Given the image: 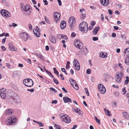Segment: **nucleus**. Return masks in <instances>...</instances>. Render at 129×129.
<instances>
[{
    "label": "nucleus",
    "instance_id": "6e6552de",
    "mask_svg": "<svg viewBox=\"0 0 129 129\" xmlns=\"http://www.w3.org/2000/svg\"><path fill=\"white\" fill-rule=\"evenodd\" d=\"M69 80L71 85L76 90H78L79 89V86L75 81L72 78H69Z\"/></svg>",
    "mask_w": 129,
    "mask_h": 129
},
{
    "label": "nucleus",
    "instance_id": "f257e3e1",
    "mask_svg": "<svg viewBox=\"0 0 129 129\" xmlns=\"http://www.w3.org/2000/svg\"><path fill=\"white\" fill-rule=\"evenodd\" d=\"M20 6L21 10L23 14L27 16L31 14L32 10L30 7L28 6H25L22 3L20 4Z\"/></svg>",
    "mask_w": 129,
    "mask_h": 129
},
{
    "label": "nucleus",
    "instance_id": "39448f33",
    "mask_svg": "<svg viewBox=\"0 0 129 129\" xmlns=\"http://www.w3.org/2000/svg\"><path fill=\"white\" fill-rule=\"evenodd\" d=\"M123 76V73L122 72H117L115 77V80L116 82L118 83H120Z\"/></svg>",
    "mask_w": 129,
    "mask_h": 129
},
{
    "label": "nucleus",
    "instance_id": "79ce46f5",
    "mask_svg": "<svg viewBox=\"0 0 129 129\" xmlns=\"http://www.w3.org/2000/svg\"><path fill=\"white\" fill-rule=\"evenodd\" d=\"M50 89L52 91H54V92L56 93L57 92L56 90L54 88L52 87H50Z\"/></svg>",
    "mask_w": 129,
    "mask_h": 129
},
{
    "label": "nucleus",
    "instance_id": "13d9d810",
    "mask_svg": "<svg viewBox=\"0 0 129 129\" xmlns=\"http://www.w3.org/2000/svg\"><path fill=\"white\" fill-rule=\"evenodd\" d=\"M44 2L45 3V5H47L48 4V3L46 0H43Z\"/></svg>",
    "mask_w": 129,
    "mask_h": 129
},
{
    "label": "nucleus",
    "instance_id": "3c124183",
    "mask_svg": "<svg viewBox=\"0 0 129 129\" xmlns=\"http://www.w3.org/2000/svg\"><path fill=\"white\" fill-rule=\"evenodd\" d=\"M46 72L49 75L51 76V75H52V73L50 72L48 70H46Z\"/></svg>",
    "mask_w": 129,
    "mask_h": 129
},
{
    "label": "nucleus",
    "instance_id": "2f4dec72",
    "mask_svg": "<svg viewBox=\"0 0 129 129\" xmlns=\"http://www.w3.org/2000/svg\"><path fill=\"white\" fill-rule=\"evenodd\" d=\"M126 80L124 81V83L125 84H127L129 81V78L128 76L126 77Z\"/></svg>",
    "mask_w": 129,
    "mask_h": 129
},
{
    "label": "nucleus",
    "instance_id": "473e14b6",
    "mask_svg": "<svg viewBox=\"0 0 129 129\" xmlns=\"http://www.w3.org/2000/svg\"><path fill=\"white\" fill-rule=\"evenodd\" d=\"M18 75V74L16 72H14L13 74L12 77L13 78H15L17 77Z\"/></svg>",
    "mask_w": 129,
    "mask_h": 129
},
{
    "label": "nucleus",
    "instance_id": "774afa93",
    "mask_svg": "<svg viewBox=\"0 0 129 129\" xmlns=\"http://www.w3.org/2000/svg\"><path fill=\"white\" fill-rule=\"evenodd\" d=\"M49 49V47L48 46H46L45 47V49L46 51H48Z\"/></svg>",
    "mask_w": 129,
    "mask_h": 129
},
{
    "label": "nucleus",
    "instance_id": "0eeeda50",
    "mask_svg": "<svg viewBox=\"0 0 129 129\" xmlns=\"http://www.w3.org/2000/svg\"><path fill=\"white\" fill-rule=\"evenodd\" d=\"M74 44L75 47L77 48L80 49H81L83 48V45L82 43L78 40H75Z\"/></svg>",
    "mask_w": 129,
    "mask_h": 129
},
{
    "label": "nucleus",
    "instance_id": "b1692460",
    "mask_svg": "<svg viewBox=\"0 0 129 129\" xmlns=\"http://www.w3.org/2000/svg\"><path fill=\"white\" fill-rule=\"evenodd\" d=\"M66 26V22L65 21L63 20L61 22L60 27L62 29H64Z\"/></svg>",
    "mask_w": 129,
    "mask_h": 129
},
{
    "label": "nucleus",
    "instance_id": "864d4df0",
    "mask_svg": "<svg viewBox=\"0 0 129 129\" xmlns=\"http://www.w3.org/2000/svg\"><path fill=\"white\" fill-rule=\"evenodd\" d=\"M57 2L58 3L59 5V6L61 5L62 3L60 0H57Z\"/></svg>",
    "mask_w": 129,
    "mask_h": 129
},
{
    "label": "nucleus",
    "instance_id": "a211bd4d",
    "mask_svg": "<svg viewBox=\"0 0 129 129\" xmlns=\"http://www.w3.org/2000/svg\"><path fill=\"white\" fill-rule=\"evenodd\" d=\"M60 16V14L56 12L54 13V18L56 22L59 19Z\"/></svg>",
    "mask_w": 129,
    "mask_h": 129
},
{
    "label": "nucleus",
    "instance_id": "412c9836",
    "mask_svg": "<svg viewBox=\"0 0 129 129\" xmlns=\"http://www.w3.org/2000/svg\"><path fill=\"white\" fill-rule=\"evenodd\" d=\"M107 53L104 52H101L100 54V56L102 58H106L107 57Z\"/></svg>",
    "mask_w": 129,
    "mask_h": 129
},
{
    "label": "nucleus",
    "instance_id": "6e6d98bb",
    "mask_svg": "<svg viewBox=\"0 0 129 129\" xmlns=\"http://www.w3.org/2000/svg\"><path fill=\"white\" fill-rule=\"evenodd\" d=\"M57 103V101L56 100H55L52 101V104H56Z\"/></svg>",
    "mask_w": 129,
    "mask_h": 129
},
{
    "label": "nucleus",
    "instance_id": "c85d7f7f",
    "mask_svg": "<svg viewBox=\"0 0 129 129\" xmlns=\"http://www.w3.org/2000/svg\"><path fill=\"white\" fill-rule=\"evenodd\" d=\"M124 54H126V55H129V48L125 49L124 50L123 52Z\"/></svg>",
    "mask_w": 129,
    "mask_h": 129
},
{
    "label": "nucleus",
    "instance_id": "49530a36",
    "mask_svg": "<svg viewBox=\"0 0 129 129\" xmlns=\"http://www.w3.org/2000/svg\"><path fill=\"white\" fill-rule=\"evenodd\" d=\"M76 34L74 32H73L71 35V36L73 38H74L76 36Z\"/></svg>",
    "mask_w": 129,
    "mask_h": 129
},
{
    "label": "nucleus",
    "instance_id": "4c0bfd02",
    "mask_svg": "<svg viewBox=\"0 0 129 129\" xmlns=\"http://www.w3.org/2000/svg\"><path fill=\"white\" fill-rule=\"evenodd\" d=\"M54 127L55 128V129H61L60 126L57 124H55Z\"/></svg>",
    "mask_w": 129,
    "mask_h": 129
},
{
    "label": "nucleus",
    "instance_id": "f704fd0d",
    "mask_svg": "<svg viewBox=\"0 0 129 129\" xmlns=\"http://www.w3.org/2000/svg\"><path fill=\"white\" fill-rule=\"evenodd\" d=\"M53 70L54 71V73L57 74V75H59V73L58 71L56 70V69L55 68H53Z\"/></svg>",
    "mask_w": 129,
    "mask_h": 129
},
{
    "label": "nucleus",
    "instance_id": "8fccbe9b",
    "mask_svg": "<svg viewBox=\"0 0 129 129\" xmlns=\"http://www.w3.org/2000/svg\"><path fill=\"white\" fill-rule=\"evenodd\" d=\"M121 38H122L123 40H125L126 38V37L125 36H123L122 35H121Z\"/></svg>",
    "mask_w": 129,
    "mask_h": 129
},
{
    "label": "nucleus",
    "instance_id": "5701e85b",
    "mask_svg": "<svg viewBox=\"0 0 129 129\" xmlns=\"http://www.w3.org/2000/svg\"><path fill=\"white\" fill-rule=\"evenodd\" d=\"M51 42L53 43H55L56 42V40L54 37L52 35H51L49 38Z\"/></svg>",
    "mask_w": 129,
    "mask_h": 129
},
{
    "label": "nucleus",
    "instance_id": "6ab92c4d",
    "mask_svg": "<svg viewBox=\"0 0 129 129\" xmlns=\"http://www.w3.org/2000/svg\"><path fill=\"white\" fill-rule=\"evenodd\" d=\"M9 49L13 51H17V49L14 47L13 45L12 44H10L9 45Z\"/></svg>",
    "mask_w": 129,
    "mask_h": 129
},
{
    "label": "nucleus",
    "instance_id": "603ef678",
    "mask_svg": "<svg viewBox=\"0 0 129 129\" xmlns=\"http://www.w3.org/2000/svg\"><path fill=\"white\" fill-rule=\"evenodd\" d=\"M62 35L58 34L57 35V37L59 39H60L61 38V37Z\"/></svg>",
    "mask_w": 129,
    "mask_h": 129
},
{
    "label": "nucleus",
    "instance_id": "37998d69",
    "mask_svg": "<svg viewBox=\"0 0 129 129\" xmlns=\"http://www.w3.org/2000/svg\"><path fill=\"white\" fill-rule=\"evenodd\" d=\"M91 70L89 69H87L86 71V73L88 74H89L91 73Z\"/></svg>",
    "mask_w": 129,
    "mask_h": 129
},
{
    "label": "nucleus",
    "instance_id": "09e8293b",
    "mask_svg": "<svg viewBox=\"0 0 129 129\" xmlns=\"http://www.w3.org/2000/svg\"><path fill=\"white\" fill-rule=\"evenodd\" d=\"M28 28L29 29L31 30L32 29V26L31 24H29L28 25Z\"/></svg>",
    "mask_w": 129,
    "mask_h": 129
},
{
    "label": "nucleus",
    "instance_id": "0e129e2a",
    "mask_svg": "<svg viewBox=\"0 0 129 129\" xmlns=\"http://www.w3.org/2000/svg\"><path fill=\"white\" fill-rule=\"evenodd\" d=\"M6 37L5 38H4L2 40V43H4L6 41Z\"/></svg>",
    "mask_w": 129,
    "mask_h": 129
},
{
    "label": "nucleus",
    "instance_id": "5fc2aeb1",
    "mask_svg": "<svg viewBox=\"0 0 129 129\" xmlns=\"http://www.w3.org/2000/svg\"><path fill=\"white\" fill-rule=\"evenodd\" d=\"M27 91L30 92H33L34 91V90L33 89H27Z\"/></svg>",
    "mask_w": 129,
    "mask_h": 129
},
{
    "label": "nucleus",
    "instance_id": "a19ab883",
    "mask_svg": "<svg viewBox=\"0 0 129 129\" xmlns=\"http://www.w3.org/2000/svg\"><path fill=\"white\" fill-rule=\"evenodd\" d=\"M118 66L121 68V70L122 71H123V68L122 66L121 63H119L118 64Z\"/></svg>",
    "mask_w": 129,
    "mask_h": 129
},
{
    "label": "nucleus",
    "instance_id": "bb28decb",
    "mask_svg": "<svg viewBox=\"0 0 129 129\" xmlns=\"http://www.w3.org/2000/svg\"><path fill=\"white\" fill-rule=\"evenodd\" d=\"M34 55L37 56L39 58L41 59H42L43 60H44L45 59L44 58L43 56L41 55L38 53H33Z\"/></svg>",
    "mask_w": 129,
    "mask_h": 129
},
{
    "label": "nucleus",
    "instance_id": "2eb2a0df",
    "mask_svg": "<svg viewBox=\"0 0 129 129\" xmlns=\"http://www.w3.org/2000/svg\"><path fill=\"white\" fill-rule=\"evenodd\" d=\"M73 66L77 70H79L80 69V64L78 61L76 59H75L73 62Z\"/></svg>",
    "mask_w": 129,
    "mask_h": 129
},
{
    "label": "nucleus",
    "instance_id": "f3484780",
    "mask_svg": "<svg viewBox=\"0 0 129 129\" xmlns=\"http://www.w3.org/2000/svg\"><path fill=\"white\" fill-rule=\"evenodd\" d=\"M101 4L105 7L108 6L109 3V0H100Z\"/></svg>",
    "mask_w": 129,
    "mask_h": 129
},
{
    "label": "nucleus",
    "instance_id": "aec40b11",
    "mask_svg": "<svg viewBox=\"0 0 129 129\" xmlns=\"http://www.w3.org/2000/svg\"><path fill=\"white\" fill-rule=\"evenodd\" d=\"M122 116L125 119L127 120L129 119V115L127 112H125L122 113Z\"/></svg>",
    "mask_w": 129,
    "mask_h": 129
},
{
    "label": "nucleus",
    "instance_id": "58836bf2",
    "mask_svg": "<svg viewBox=\"0 0 129 129\" xmlns=\"http://www.w3.org/2000/svg\"><path fill=\"white\" fill-rule=\"evenodd\" d=\"M53 81L56 84H58V80L55 78L53 79Z\"/></svg>",
    "mask_w": 129,
    "mask_h": 129
},
{
    "label": "nucleus",
    "instance_id": "338daca9",
    "mask_svg": "<svg viewBox=\"0 0 129 129\" xmlns=\"http://www.w3.org/2000/svg\"><path fill=\"white\" fill-rule=\"evenodd\" d=\"M70 68V66L69 65L66 64V68L67 69H68Z\"/></svg>",
    "mask_w": 129,
    "mask_h": 129
},
{
    "label": "nucleus",
    "instance_id": "1a4fd4ad",
    "mask_svg": "<svg viewBox=\"0 0 129 129\" xmlns=\"http://www.w3.org/2000/svg\"><path fill=\"white\" fill-rule=\"evenodd\" d=\"M0 95L1 98L4 99L6 97H8L6 90L3 88H1L0 90Z\"/></svg>",
    "mask_w": 129,
    "mask_h": 129
},
{
    "label": "nucleus",
    "instance_id": "423d86ee",
    "mask_svg": "<svg viewBox=\"0 0 129 129\" xmlns=\"http://www.w3.org/2000/svg\"><path fill=\"white\" fill-rule=\"evenodd\" d=\"M23 83L25 86L28 87L32 86L34 84L32 80L29 78L24 79L23 81Z\"/></svg>",
    "mask_w": 129,
    "mask_h": 129
},
{
    "label": "nucleus",
    "instance_id": "f03ea898",
    "mask_svg": "<svg viewBox=\"0 0 129 129\" xmlns=\"http://www.w3.org/2000/svg\"><path fill=\"white\" fill-rule=\"evenodd\" d=\"M17 122V120L16 117L12 116L8 117L6 122V123L8 125H12L15 124Z\"/></svg>",
    "mask_w": 129,
    "mask_h": 129
},
{
    "label": "nucleus",
    "instance_id": "de8ad7c7",
    "mask_svg": "<svg viewBox=\"0 0 129 129\" xmlns=\"http://www.w3.org/2000/svg\"><path fill=\"white\" fill-rule=\"evenodd\" d=\"M108 12L109 13V14L110 15H112L113 13V12L110 9H109L108 10Z\"/></svg>",
    "mask_w": 129,
    "mask_h": 129
},
{
    "label": "nucleus",
    "instance_id": "bf43d9fd",
    "mask_svg": "<svg viewBox=\"0 0 129 129\" xmlns=\"http://www.w3.org/2000/svg\"><path fill=\"white\" fill-rule=\"evenodd\" d=\"M82 16H81V18L82 19H83L85 17V14H82Z\"/></svg>",
    "mask_w": 129,
    "mask_h": 129
},
{
    "label": "nucleus",
    "instance_id": "7c9ffc66",
    "mask_svg": "<svg viewBox=\"0 0 129 129\" xmlns=\"http://www.w3.org/2000/svg\"><path fill=\"white\" fill-rule=\"evenodd\" d=\"M125 63L127 65H129V57H127L125 59Z\"/></svg>",
    "mask_w": 129,
    "mask_h": 129
},
{
    "label": "nucleus",
    "instance_id": "a878e982",
    "mask_svg": "<svg viewBox=\"0 0 129 129\" xmlns=\"http://www.w3.org/2000/svg\"><path fill=\"white\" fill-rule=\"evenodd\" d=\"M13 110L10 109H9L7 110L6 112V114L7 115H10L12 114Z\"/></svg>",
    "mask_w": 129,
    "mask_h": 129
},
{
    "label": "nucleus",
    "instance_id": "20e7f679",
    "mask_svg": "<svg viewBox=\"0 0 129 129\" xmlns=\"http://www.w3.org/2000/svg\"><path fill=\"white\" fill-rule=\"evenodd\" d=\"M61 120L64 122L69 123L70 122L71 119L70 117L67 114L64 113H61L60 114Z\"/></svg>",
    "mask_w": 129,
    "mask_h": 129
},
{
    "label": "nucleus",
    "instance_id": "a18cd8bd",
    "mask_svg": "<svg viewBox=\"0 0 129 129\" xmlns=\"http://www.w3.org/2000/svg\"><path fill=\"white\" fill-rule=\"evenodd\" d=\"M101 20L102 21H103L104 20V15L103 14H101Z\"/></svg>",
    "mask_w": 129,
    "mask_h": 129
},
{
    "label": "nucleus",
    "instance_id": "f8f14e48",
    "mask_svg": "<svg viewBox=\"0 0 129 129\" xmlns=\"http://www.w3.org/2000/svg\"><path fill=\"white\" fill-rule=\"evenodd\" d=\"M0 13L1 15L5 18L9 17L10 16V13L8 11L5 10H1Z\"/></svg>",
    "mask_w": 129,
    "mask_h": 129
},
{
    "label": "nucleus",
    "instance_id": "c9c22d12",
    "mask_svg": "<svg viewBox=\"0 0 129 129\" xmlns=\"http://www.w3.org/2000/svg\"><path fill=\"white\" fill-rule=\"evenodd\" d=\"M94 119L99 124H100V119H98L97 118V117L95 116H94Z\"/></svg>",
    "mask_w": 129,
    "mask_h": 129
},
{
    "label": "nucleus",
    "instance_id": "ddd939ff",
    "mask_svg": "<svg viewBox=\"0 0 129 129\" xmlns=\"http://www.w3.org/2000/svg\"><path fill=\"white\" fill-rule=\"evenodd\" d=\"M40 29L39 27L36 26V28L33 29V32L34 35L37 37H39L40 36Z\"/></svg>",
    "mask_w": 129,
    "mask_h": 129
},
{
    "label": "nucleus",
    "instance_id": "dca6fc26",
    "mask_svg": "<svg viewBox=\"0 0 129 129\" xmlns=\"http://www.w3.org/2000/svg\"><path fill=\"white\" fill-rule=\"evenodd\" d=\"M13 99L14 100V102L16 104H18L20 103L21 102V99L18 96H13Z\"/></svg>",
    "mask_w": 129,
    "mask_h": 129
},
{
    "label": "nucleus",
    "instance_id": "69168bd1",
    "mask_svg": "<svg viewBox=\"0 0 129 129\" xmlns=\"http://www.w3.org/2000/svg\"><path fill=\"white\" fill-rule=\"evenodd\" d=\"M62 90L65 93H67L68 92L63 87L62 88Z\"/></svg>",
    "mask_w": 129,
    "mask_h": 129
},
{
    "label": "nucleus",
    "instance_id": "4be33fe9",
    "mask_svg": "<svg viewBox=\"0 0 129 129\" xmlns=\"http://www.w3.org/2000/svg\"><path fill=\"white\" fill-rule=\"evenodd\" d=\"M63 99L64 102L65 103L71 102L72 101L67 96L63 97Z\"/></svg>",
    "mask_w": 129,
    "mask_h": 129
},
{
    "label": "nucleus",
    "instance_id": "72a5a7b5",
    "mask_svg": "<svg viewBox=\"0 0 129 129\" xmlns=\"http://www.w3.org/2000/svg\"><path fill=\"white\" fill-rule=\"evenodd\" d=\"M125 89L126 87H123L122 89V92L123 94H125L127 92Z\"/></svg>",
    "mask_w": 129,
    "mask_h": 129
},
{
    "label": "nucleus",
    "instance_id": "9d476101",
    "mask_svg": "<svg viewBox=\"0 0 129 129\" xmlns=\"http://www.w3.org/2000/svg\"><path fill=\"white\" fill-rule=\"evenodd\" d=\"M75 19L74 17H71L68 20L69 23L71 27V29H72L75 23Z\"/></svg>",
    "mask_w": 129,
    "mask_h": 129
},
{
    "label": "nucleus",
    "instance_id": "393cba45",
    "mask_svg": "<svg viewBox=\"0 0 129 129\" xmlns=\"http://www.w3.org/2000/svg\"><path fill=\"white\" fill-rule=\"evenodd\" d=\"M100 27L99 26H98L95 28L92 32V34L94 35H95L96 34L98 31V30L100 29Z\"/></svg>",
    "mask_w": 129,
    "mask_h": 129
},
{
    "label": "nucleus",
    "instance_id": "c756f323",
    "mask_svg": "<svg viewBox=\"0 0 129 129\" xmlns=\"http://www.w3.org/2000/svg\"><path fill=\"white\" fill-rule=\"evenodd\" d=\"M104 111L105 112V114L107 115L110 116L111 115L110 114V112L108 110L105 109H104Z\"/></svg>",
    "mask_w": 129,
    "mask_h": 129
},
{
    "label": "nucleus",
    "instance_id": "7ed1b4c3",
    "mask_svg": "<svg viewBox=\"0 0 129 129\" xmlns=\"http://www.w3.org/2000/svg\"><path fill=\"white\" fill-rule=\"evenodd\" d=\"M80 29L81 31L84 33L87 32L88 29L87 23L85 22H83L79 24Z\"/></svg>",
    "mask_w": 129,
    "mask_h": 129
},
{
    "label": "nucleus",
    "instance_id": "9b49d317",
    "mask_svg": "<svg viewBox=\"0 0 129 129\" xmlns=\"http://www.w3.org/2000/svg\"><path fill=\"white\" fill-rule=\"evenodd\" d=\"M28 34L25 32L22 33L19 35V37L25 42L27 41L28 38Z\"/></svg>",
    "mask_w": 129,
    "mask_h": 129
},
{
    "label": "nucleus",
    "instance_id": "052dcab7",
    "mask_svg": "<svg viewBox=\"0 0 129 129\" xmlns=\"http://www.w3.org/2000/svg\"><path fill=\"white\" fill-rule=\"evenodd\" d=\"M77 125H75L73 126L72 128H71V129H75L77 127Z\"/></svg>",
    "mask_w": 129,
    "mask_h": 129
},
{
    "label": "nucleus",
    "instance_id": "4d7b16f0",
    "mask_svg": "<svg viewBox=\"0 0 129 129\" xmlns=\"http://www.w3.org/2000/svg\"><path fill=\"white\" fill-rule=\"evenodd\" d=\"M1 48L4 51H5L6 50V48L4 46H2Z\"/></svg>",
    "mask_w": 129,
    "mask_h": 129
},
{
    "label": "nucleus",
    "instance_id": "ea45409f",
    "mask_svg": "<svg viewBox=\"0 0 129 129\" xmlns=\"http://www.w3.org/2000/svg\"><path fill=\"white\" fill-rule=\"evenodd\" d=\"M62 39H64L66 40H67L68 39V38L67 36L63 35H62L61 38Z\"/></svg>",
    "mask_w": 129,
    "mask_h": 129
},
{
    "label": "nucleus",
    "instance_id": "cd10ccee",
    "mask_svg": "<svg viewBox=\"0 0 129 129\" xmlns=\"http://www.w3.org/2000/svg\"><path fill=\"white\" fill-rule=\"evenodd\" d=\"M74 111L76 112L78 115H80L81 112L80 110L78 108H77L74 109Z\"/></svg>",
    "mask_w": 129,
    "mask_h": 129
},
{
    "label": "nucleus",
    "instance_id": "c03bdc74",
    "mask_svg": "<svg viewBox=\"0 0 129 129\" xmlns=\"http://www.w3.org/2000/svg\"><path fill=\"white\" fill-rule=\"evenodd\" d=\"M92 39L93 41H96L98 40V38L97 37H93L92 38Z\"/></svg>",
    "mask_w": 129,
    "mask_h": 129
},
{
    "label": "nucleus",
    "instance_id": "e433bc0d",
    "mask_svg": "<svg viewBox=\"0 0 129 129\" xmlns=\"http://www.w3.org/2000/svg\"><path fill=\"white\" fill-rule=\"evenodd\" d=\"M84 90L85 91L86 93L87 96L89 95V93L88 91V90L87 88H84Z\"/></svg>",
    "mask_w": 129,
    "mask_h": 129
},
{
    "label": "nucleus",
    "instance_id": "680f3d73",
    "mask_svg": "<svg viewBox=\"0 0 129 129\" xmlns=\"http://www.w3.org/2000/svg\"><path fill=\"white\" fill-rule=\"evenodd\" d=\"M6 66L9 69L11 68V66L9 64V63H8L7 64Z\"/></svg>",
    "mask_w": 129,
    "mask_h": 129
},
{
    "label": "nucleus",
    "instance_id": "4468645a",
    "mask_svg": "<svg viewBox=\"0 0 129 129\" xmlns=\"http://www.w3.org/2000/svg\"><path fill=\"white\" fill-rule=\"evenodd\" d=\"M98 87L100 92L102 94L105 93L106 91V89L104 86L102 84H99L98 85Z\"/></svg>",
    "mask_w": 129,
    "mask_h": 129
},
{
    "label": "nucleus",
    "instance_id": "e2e57ef3",
    "mask_svg": "<svg viewBox=\"0 0 129 129\" xmlns=\"http://www.w3.org/2000/svg\"><path fill=\"white\" fill-rule=\"evenodd\" d=\"M17 24H15L14 23H13L12 24V26L13 27L16 26H17Z\"/></svg>",
    "mask_w": 129,
    "mask_h": 129
}]
</instances>
